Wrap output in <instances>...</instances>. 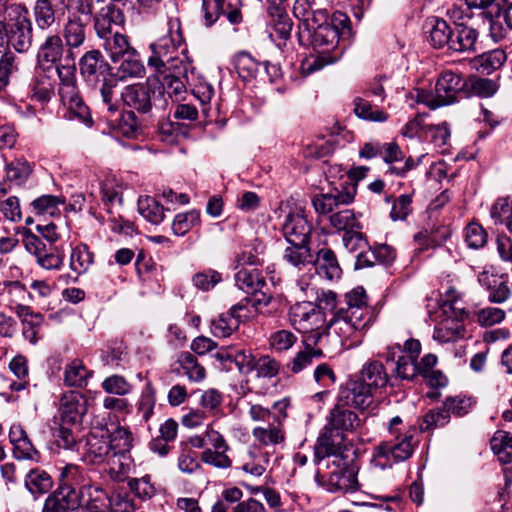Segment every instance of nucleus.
I'll return each instance as SVG.
<instances>
[{
    "label": "nucleus",
    "instance_id": "f257e3e1",
    "mask_svg": "<svg viewBox=\"0 0 512 512\" xmlns=\"http://www.w3.org/2000/svg\"><path fill=\"white\" fill-rule=\"evenodd\" d=\"M372 324V311L364 288L356 287L343 297V304L333 313L325 326V334L341 347L358 346Z\"/></svg>",
    "mask_w": 512,
    "mask_h": 512
},
{
    "label": "nucleus",
    "instance_id": "f03ea898",
    "mask_svg": "<svg viewBox=\"0 0 512 512\" xmlns=\"http://www.w3.org/2000/svg\"><path fill=\"white\" fill-rule=\"evenodd\" d=\"M349 18L342 12H334L330 21L317 26H308L307 33L315 54L305 57L301 62V73L308 76L327 65L337 62L343 55L340 45L341 35L348 29Z\"/></svg>",
    "mask_w": 512,
    "mask_h": 512
},
{
    "label": "nucleus",
    "instance_id": "7ed1b4c3",
    "mask_svg": "<svg viewBox=\"0 0 512 512\" xmlns=\"http://www.w3.org/2000/svg\"><path fill=\"white\" fill-rule=\"evenodd\" d=\"M181 24L178 18H170L167 22V32L151 44L152 55L148 65L155 68L158 73H166L167 69H177L178 73H185L192 69L185 49Z\"/></svg>",
    "mask_w": 512,
    "mask_h": 512
},
{
    "label": "nucleus",
    "instance_id": "20e7f679",
    "mask_svg": "<svg viewBox=\"0 0 512 512\" xmlns=\"http://www.w3.org/2000/svg\"><path fill=\"white\" fill-rule=\"evenodd\" d=\"M131 433L118 427L112 434L106 426H94L82 449V459L88 464H101L122 455L131 448Z\"/></svg>",
    "mask_w": 512,
    "mask_h": 512
},
{
    "label": "nucleus",
    "instance_id": "39448f33",
    "mask_svg": "<svg viewBox=\"0 0 512 512\" xmlns=\"http://www.w3.org/2000/svg\"><path fill=\"white\" fill-rule=\"evenodd\" d=\"M58 94L62 106L66 109L64 117L67 120H78L90 126L92 117L88 106L84 103L76 81V66L66 64L58 67Z\"/></svg>",
    "mask_w": 512,
    "mask_h": 512
},
{
    "label": "nucleus",
    "instance_id": "423d86ee",
    "mask_svg": "<svg viewBox=\"0 0 512 512\" xmlns=\"http://www.w3.org/2000/svg\"><path fill=\"white\" fill-rule=\"evenodd\" d=\"M465 80L453 71H445L439 77L435 92L423 89H415L411 97L417 103H421L434 110L438 107L449 105L457 100V95L465 88Z\"/></svg>",
    "mask_w": 512,
    "mask_h": 512
},
{
    "label": "nucleus",
    "instance_id": "0eeeda50",
    "mask_svg": "<svg viewBox=\"0 0 512 512\" xmlns=\"http://www.w3.org/2000/svg\"><path fill=\"white\" fill-rule=\"evenodd\" d=\"M290 324L299 332L311 333L312 342L317 344L325 334L327 320L316 303L302 301L292 305L288 312Z\"/></svg>",
    "mask_w": 512,
    "mask_h": 512
},
{
    "label": "nucleus",
    "instance_id": "6e6552de",
    "mask_svg": "<svg viewBox=\"0 0 512 512\" xmlns=\"http://www.w3.org/2000/svg\"><path fill=\"white\" fill-rule=\"evenodd\" d=\"M413 450V431L407 430L376 446L371 463L382 470L391 468L393 464L411 457Z\"/></svg>",
    "mask_w": 512,
    "mask_h": 512
},
{
    "label": "nucleus",
    "instance_id": "1a4fd4ad",
    "mask_svg": "<svg viewBox=\"0 0 512 512\" xmlns=\"http://www.w3.org/2000/svg\"><path fill=\"white\" fill-rule=\"evenodd\" d=\"M440 310L442 319L435 325L433 338L440 343L453 342L464 338L466 334L465 321L469 318L466 309Z\"/></svg>",
    "mask_w": 512,
    "mask_h": 512
},
{
    "label": "nucleus",
    "instance_id": "9d476101",
    "mask_svg": "<svg viewBox=\"0 0 512 512\" xmlns=\"http://www.w3.org/2000/svg\"><path fill=\"white\" fill-rule=\"evenodd\" d=\"M68 49L65 47L62 37L57 33L48 34L37 51V64L41 69L55 68L58 73V67L69 64L67 60ZM75 65V62H70Z\"/></svg>",
    "mask_w": 512,
    "mask_h": 512
},
{
    "label": "nucleus",
    "instance_id": "9b49d317",
    "mask_svg": "<svg viewBox=\"0 0 512 512\" xmlns=\"http://www.w3.org/2000/svg\"><path fill=\"white\" fill-rule=\"evenodd\" d=\"M9 17L13 21L8 31L10 45L18 52H25L32 45V23L28 10L22 5L14 4L10 7Z\"/></svg>",
    "mask_w": 512,
    "mask_h": 512
},
{
    "label": "nucleus",
    "instance_id": "f8f14e48",
    "mask_svg": "<svg viewBox=\"0 0 512 512\" xmlns=\"http://www.w3.org/2000/svg\"><path fill=\"white\" fill-rule=\"evenodd\" d=\"M251 435L254 441L252 445L269 450L272 454L277 447H283L286 443L285 426L273 421L255 426Z\"/></svg>",
    "mask_w": 512,
    "mask_h": 512
},
{
    "label": "nucleus",
    "instance_id": "ddd939ff",
    "mask_svg": "<svg viewBox=\"0 0 512 512\" xmlns=\"http://www.w3.org/2000/svg\"><path fill=\"white\" fill-rule=\"evenodd\" d=\"M375 396L376 394L358 379L349 381L341 387L338 401L348 407L364 410L374 403Z\"/></svg>",
    "mask_w": 512,
    "mask_h": 512
},
{
    "label": "nucleus",
    "instance_id": "4468645a",
    "mask_svg": "<svg viewBox=\"0 0 512 512\" xmlns=\"http://www.w3.org/2000/svg\"><path fill=\"white\" fill-rule=\"evenodd\" d=\"M355 195V184H348L342 189L335 188L329 193L315 195L312 199V203L318 214L327 215L332 213L339 205L352 203Z\"/></svg>",
    "mask_w": 512,
    "mask_h": 512
},
{
    "label": "nucleus",
    "instance_id": "2eb2a0df",
    "mask_svg": "<svg viewBox=\"0 0 512 512\" xmlns=\"http://www.w3.org/2000/svg\"><path fill=\"white\" fill-rule=\"evenodd\" d=\"M62 39L68 49V62H75L86 40V23L77 15H70L62 29Z\"/></svg>",
    "mask_w": 512,
    "mask_h": 512
},
{
    "label": "nucleus",
    "instance_id": "dca6fc26",
    "mask_svg": "<svg viewBox=\"0 0 512 512\" xmlns=\"http://www.w3.org/2000/svg\"><path fill=\"white\" fill-rule=\"evenodd\" d=\"M87 412L86 399L78 391H69L60 399L59 414L62 424L77 425Z\"/></svg>",
    "mask_w": 512,
    "mask_h": 512
},
{
    "label": "nucleus",
    "instance_id": "f3484780",
    "mask_svg": "<svg viewBox=\"0 0 512 512\" xmlns=\"http://www.w3.org/2000/svg\"><path fill=\"white\" fill-rule=\"evenodd\" d=\"M282 231L285 239L291 245L310 243L312 226L301 212L288 214Z\"/></svg>",
    "mask_w": 512,
    "mask_h": 512
},
{
    "label": "nucleus",
    "instance_id": "a211bd4d",
    "mask_svg": "<svg viewBox=\"0 0 512 512\" xmlns=\"http://www.w3.org/2000/svg\"><path fill=\"white\" fill-rule=\"evenodd\" d=\"M404 354L398 356L396 362V375L404 380H412L417 373V359L421 352V344L418 340H407L403 346Z\"/></svg>",
    "mask_w": 512,
    "mask_h": 512
},
{
    "label": "nucleus",
    "instance_id": "6ab92c4d",
    "mask_svg": "<svg viewBox=\"0 0 512 512\" xmlns=\"http://www.w3.org/2000/svg\"><path fill=\"white\" fill-rule=\"evenodd\" d=\"M151 87L147 83H138L126 86L121 98L124 104L139 113H147L152 108Z\"/></svg>",
    "mask_w": 512,
    "mask_h": 512
},
{
    "label": "nucleus",
    "instance_id": "aec40b11",
    "mask_svg": "<svg viewBox=\"0 0 512 512\" xmlns=\"http://www.w3.org/2000/svg\"><path fill=\"white\" fill-rule=\"evenodd\" d=\"M79 495L75 488L61 487L50 495L43 512H74L79 508Z\"/></svg>",
    "mask_w": 512,
    "mask_h": 512
},
{
    "label": "nucleus",
    "instance_id": "412c9836",
    "mask_svg": "<svg viewBox=\"0 0 512 512\" xmlns=\"http://www.w3.org/2000/svg\"><path fill=\"white\" fill-rule=\"evenodd\" d=\"M13 301L10 302V309L13 310L16 315L20 318L23 325V336L30 343L35 344L38 340V334L40 328L44 322V317L40 313L33 312L30 307L16 303L12 305Z\"/></svg>",
    "mask_w": 512,
    "mask_h": 512
},
{
    "label": "nucleus",
    "instance_id": "4be33fe9",
    "mask_svg": "<svg viewBox=\"0 0 512 512\" xmlns=\"http://www.w3.org/2000/svg\"><path fill=\"white\" fill-rule=\"evenodd\" d=\"M80 72L88 81H100L109 76V65L98 50L87 51L80 59Z\"/></svg>",
    "mask_w": 512,
    "mask_h": 512
},
{
    "label": "nucleus",
    "instance_id": "5701e85b",
    "mask_svg": "<svg viewBox=\"0 0 512 512\" xmlns=\"http://www.w3.org/2000/svg\"><path fill=\"white\" fill-rule=\"evenodd\" d=\"M124 23V13L115 4L108 5V8L101 9L94 16V29L99 38L113 34V27L123 26Z\"/></svg>",
    "mask_w": 512,
    "mask_h": 512
},
{
    "label": "nucleus",
    "instance_id": "b1692460",
    "mask_svg": "<svg viewBox=\"0 0 512 512\" xmlns=\"http://www.w3.org/2000/svg\"><path fill=\"white\" fill-rule=\"evenodd\" d=\"M344 440L343 433L334 430L328 424L323 428L314 447L315 461L335 455Z\"/></svg>",
    "mask_w": 512,
    "mask_h": 512
},
{
    "label": "nucleus",
    "instance_id": "393cba45",
    "mask_svg": "<svg viewBox=\"0 0 512 512\" xmlns=\"http://www.w3.org/2000/svg\"><path fill=\"white\" fill-rule=\"evenodd\" d=\"M479 284L484 287L488 292L498 285V290H495L493 294H489V300L494 303H503L506 301L511 294V291L507 285V280L504 275H499L492 268H485L478 275Z\"/></svg>",
    "mask_w": 512,
    "mask_h": 512
},
{
    "label": "nucleus",
    "instance_id": "a878e982",
    "mask_svg": "<svg viewBox=\"0 0 512 512\" xmlns=\"http://www.w3.org/2000/svg\"><path fill=\"white\" fill-rule=\"evenodd\" d=\"M9 439L14 447L13 453L17 459L39 462L40 454L33 447L21 425L15 424L10 428Z\"/></svg>",
    "mask_w": 512,
    "mask_h": 512
},
{
    "label": "nucleus",
    "instance_id": "bb28decb",
    "mask_svg": "<svg viewBox=\"0 0 512 512\" xmlns=\"http://www.w3.org/2000/svg\"><path fill=\"white\" fill-rule=\"evenodd\" d=\"M271 456V451L251 445L242 460L240 469L253 477H260L267 470Z\"/></svg>",
    "mask_w": 512,
    "mask_h": 512
},
{
    "label": "nucleus",
    "instance_id": "cd10ccee",
    "mask_svg": "<svg viewBox=\"0 0 512 512\" xmlns=\"http://www.w3.org/2000/svg\"><path fill=\"white\" fill-rule=\"evenodd\" d=\"M388 379L385 367L379 360L368 361L360 371L359 380L367 385L375 394L386 387Z\"/></svg>",
    "mask_w": 512,
    "mask_h": 512
},
{
    "label": "nucleus",
    "instance_id": "c85d7f7f",
    "mask_svg": "<svg viewBox=\"0 0 512 512\" xmlns=\"http://www.w3.org/2000/svg\"><path fill=\"white\" fill-rule=\"evenodd\" d=\"M309 271H313L318 277H324L328 280L338 279L341 275L337 258L330 249H321L318 252L317 258L314 259Z\"/></svg>",
    "mask_w": 512,
    "mask_h": 512
},
{
    "label": "nucleus",
    "instance_id": "c756f323",
    "mask_svg": "<svg viewBox=\"0 0 512 512\" xmlns=\"http://www.w3.org/2000/svg\"><path fill=\"white\" fill-rule=\"evenodd\" d=\"M449 49L455 52L475 51L478 32L464 24H456L450 35Z\"/></svg>",
    "mask_w": 512,
    "mask_h": 512
},
{
    "label": "nucleus",
    "instance_id": "7c9ffc66",
    "mask_svg": "<svg viewBox=\"0 0 512 512\" xmlns=\"http://www.w3.org/2000/svg\"><path fill=\"white\" fill-rule=\"evenodd\" d=\"M48 69L36 71L29 84L32 98L39 102L47 103L55 93V81L47 74Z\"/></svg>",
    "mask_w": 512,
    "mask_h": 512
},
{
    "label": "nucleus",
    "instance_id": "2f4dec72",
    "mask_svg": "<svg viewBox=\"0 0 512 512\" xmlns=\"http://www.w3.org/2000/svg\"><path fill=\"white\" fill-rule=\"evenodd\" d=\"M344 406L345 405L338 401L337 405L330 413L328 423L334 430L342 433L343 431H353L360 425L358 415Z\"/></svg>",
    "mask_w": 512,
    "mask_h": 512
},
{
    "label": "nucleus",
    "instance_id": "473e14b6",
    "mask_svg": "<svg viewBox=\"0 0 512 512\" xmlns=\"http://www.w3.org/2000/svg\"><path fill=\"white\" fill-rule=\"evenodd\" d=\"M102 47L112 62H119L127 53L134 48L130 45L127 37L119 32L101 37Z\"/></svg>",
    "mask_w": 512,
    "mask_h": 512
},
{
    "label": "nucleus",
    "instance_id": "72a5a7b5",
    "mask_svg": "<svg viewBox=\"0 0 512 512\" xmlns=\"http://www.w3.org/2000/svg\"><path fill=\"white\" fill-rule=\"evenodd\" d=\"M267 10L275 35L282 40L288 39L292 30V21L283 5H269Z\"/></svg>",
    "mask_w": 512,
    "mask_h": 512
},
{
    "label": "nucleus",
    "instance_id": "f704fd0d",
    "mask_svg": "<svg viewBox=\"0 0 512 512\" xmlns=\"http://www.w3.org/2000/svg\"><path fill=\"white\" fill-rule=\"evenodd\" d=\"M191 69L185 73H178L177 69H167L166 73H159L162 76L161 85L169 97L179 98L186 92V80Z\"/></svg>",
    "mask_w": 512,
    "mask_h": 512
},
{
    "label": "nucleus",
    "instance_id": "c9c22d12",
    "mask_svg": "<svg viewBox=\"0 0 512 512\" xmlns=\"http://www.w3.org/2000/svg\"><path fill=\"white\" fill-rule=\"evenodd\" d=\"M283 260L301 270L306 267L310 268L314 262V257L311 253L309 244H289V246L284 250Z\"/></svg>",
    "mask_w": 512,
    "mask_h": 512
},
{
    "label": "nucleus",
    "instance_id": "e433bc0d",
    "mask_svg": "<svg viewBox=\"0 0 512 512\" xmlns=\"http://www.w3.org/2000/svg\"><path fill=\"white\" fill-rule=\"evenodd\" d=\"M355 115L365 121L385 122L389 115L376 104H372L367 98L356 97L353 101Z\"/></svg>",
    "mask_w": 512,
    "mask_h": 512
},
{
    "label": "nucleus",
    "instance_id": "4c0bfd02",
    "mask_svg": "<svg viewBox=\"0 0 512 512\" xmlns=\"http://www.w3.org/2000/svg\"><path fill=\"white\" fill-rule=\"evenodd\" d=\"M108 5L113 3L109 0H67L66 9L70 15L94 17Z\"/></svg>",
    "mask_w": 512,
    "mask_h": 512
},
{
    "label": "nucleus",
    "instance_id": "58836bf2",
    "mask_svg": "<svg viewBox=\"0 0 512 512\" xmlns=\"http://www.w3.org/2000/svg\"><path fill=\"white\" fill-rule=\"evenodd\" d=\"M235 284L246 293H257L265 285V278L257 269H241L235 274Z\"/></svg>",
    "mask_w": 512,
    "mask_h": 512
},
{
    "label": "nucleus",
    "instance_id": "ea45409f",
    "mask_svg": "<svg viewBox=\"0 0 512 512\" xmlns=\"http://www.w3.org/2000/svg\"><path fill=\"white\" fill-rule=\"evenodd\" d=\"M117 74L120 79L142 78L145 74V67L138 52L133 49L120 60Z\"/></svg>",
    "mask_w": 512,
    "mask_h": 512
},
{
    "label": "nucleus",
    "instance_id": "a19ab883",
    "mask_svg": "<svg viewBox=\"0 0 512 512\" xmlns=\"http://www.w3.org/2000/svg\"><path fill=\"white\" fill-rule=\"evenodd\" d=\"M206 6L215 11L219 10L220 16H224L232 24H238L242 20L241 0H206Z\"/></svg>",
    "mask_w": 512,
    "mask_h": 512
},
{
    "label": "nucleus",
    "instance_id": "79ce46f5",
    "mask_svg": "<svg viewBox=\"0 0 512 512\" xmlns=\"http://www.w3.org/2000/svg\"><path fill=\"white\" fill-rule=\"evenodd\" d=\"M138 211L148 222L159 224L164 219L165 208L153 197H140L138 200Z\"/></svg>",
    "mask_w": 512,
    "mask_h": 512
},
{
    "label": "nucleus",
    "instance_id": "37998d69",
    "mask_svg": "<svg viewBox=\"0 0 512 512\" xmlns=\"http://www.w3.org/2000/svg\"><path fill=\"white\" fill-rule=\"evenodd\" d=\"M93 253L85 244L74 247L70 255V269L77 275H82L88 271L93 264Z\"/></svg>",
    "mask_w": 512,
    "mask_h": 512
},
{
    "label": "nucleus",
    "instance_id": "c03bdc74",
    "mask_svg": "<svg viewBox=\"0 0 512 512\" xmlns=\"http://www.w3.org/2000/svg\"><path fill=\"white\" fill-rule=\"evenodd\" d=\"M34 16L36 25L41 30L49 29L57 22L56 11L50 0H37Z\"/></svg>",
    "mask_w": 512,
    "mask_h": 512
},
{
    "label": "nucleus",
    "instance_id": "a18cd8bd",
    "mask_svg": "<svg viewBox=\"0 0 512 512\" xmlns=\"http://www.w3.org/2000/svg\"><path fill=\"white\" fill-rule=\"evenodd\" d=\"M201 215L200 211L192 209L185 213L177 214L172 222V232L176 236L186 235L194 226L200 224Z\"/></svg>",
    "mask_w": 512,
    "mask_h": 512
},
{
    "label": "nucleus",
    "instance_id": "49530a36",
    "mask_svg": "<svg viewBox=\"0 0 512 512\" xmlns=\"http://www.w3.org/2000/svg\"><path fill=\"white\" fill-rule=\"evenodd\" d=\"M52 479L41 469H32L26 476L25 486L32 494H43L52 487Z\"/></svg>",
    "mask_w": 512,
    "mask_h": 512
},
{
    "label": "nucleus",
    "instance_id": "de8ad7c7",
    "mask_svg": "<svg viewBox=\"0 0 512 512\" xmlns=\"http://www.w3.org/2000/svg\"><path fill=\"white\" fill-rule=\"evenodd\" d=\"M255 295L250 299L251 306L257 314H272L278 311L283 304L282 298L273 297L265 293H254Z\"/></svg>",
    "mask_w": 512,
    "mask_h": 512
},
{
    "label": "nucleus",
    "instance_id": "09e8293b",
    "mask_svg": "<svg viewBox=\"0 0 512 512\" xmlns=\"http://www.w3.org/2000/svg\"><path fill=\"white\" fill-rule=\"evenodd\" d=\"M178 363L184 374L190 381L200 382L205 379V368L198 360L189 352H184L179 356Z\"/></svg>",
    "mask_w": 512,
    "mask_h": 512
},
{
    "label": "nucleus",
    "instance_id": "8fccbe9b",
    "mask_svg": "<svg viewBox=\"0 0 512 512\" xmlns=\"http://www.w3.org/2000/svg\"><path fill=\"white\" fill-rule=\"evenodd\" d=\"M239 324V320L229 310L212 321L211 332L215 337L226 338L238 328Z\"/></svg>",
    "mask_w": 512,
    "mask_h": 512
},
{
    "label": "nucleus",
    "instance_id": "3c124183",
    "mask_svg": "<svg viewBox=\"0 0 512 512\" xmlns=\"http://www.w3.org/2000/svg\"><path fill=\"white\" fill-rule=\"evenodd\" d=\"M323 357V352L320 348L307 347L303 351H299L288 364V369L293 374L302 372L307 367L311 366L313 359H319Z\"/></svg>",
    "mask_w": 512,
    "mask_h": 512
},
{
    "label": "nucleus",
    "instance_id": "603ef678",
    "mask_svg": "<svg viewBox=\"0 0 512 512\" xmlns=\"http://www.w3.org/2000/svg\"><path fill=\"white\" fill-rule=\"evenodd\" d=\"M330 224L333 228L338 231H352L354 229H361L362 226L357 220L355 213L350 209H343L334 214L329 218Z\"/></svg>",
    "mask_w": 512,
    "mask_h": 512
},
{
    "label": "nucleus",
    "instance_id": "864d4df0",
    "mask_svg": "<svg viewBox=\"0 0 512 512\" xmlns=\"http://www.w3.org/2000/svg\"><path fill=\"white\" fill-rule=\"evenodd\" d=\"M234 66L243 80L254 78L259 70L260 63L246 52L238 53L234 58Z\"/></svg>",
    "mask_w": 512,
    "mask_h": 512
},
{
    "label": "nucleus",
    "instance_id": "5fc2aeb1",
    "mask_svg": "<svg viewBox=\"0 0 512 512\" xmlns=\"http://www.w3.org/2000/svg\"><path fill=\"white\" fill-rule=\"evenodd\" d=\"M101 85L99 88L100 96L102 103L106 106L107 110L110 113H115L118 111V101L116 99V87L117 82L111 76L104 77L100 80Z\"/></svg>",
    "mask_w": 512,
    "mask_h": 512
},
{
    "label": "nucleus",
    "instance_id": "6e6d98bb",
    "mask_svg": "<svg viewBox=\"0 0 512 512\" xmlns=\"http://www.w3.org/2000/svg\"><path fill=\"white\" fill-rule=\"evenodd\" d=\"M297 340V335L288 329L274 331L268 338L269 346L275 352H284L291 349Z\"/></svg>",
    "mask_w": 512,
    "mask_h": 512
},
{
    "label": "nucleus",
    "instance_id": "4d7b16f0",
    "mask_svg": "<svg viewBox=\"0 0 512 512\" xmlns=\"http://www.w3.org/2000/svg\"><path fill=\"white\" fill-rule=\"evenodd\" d=\"M451 33L452 29L446 21L436 19L429 30L428 40L435 48H442L445 45L449 47Z\"/></svg>",
    "mask_w": 512,
    "mask_h": 512
},
{
    "label": "nucleus",
    "instance_id": "13d9d810",
    "mask_svg": "<svg viewBox=\"0 0 512 512\" xmlns=\"http://www.w3.org/2000/svg\"><path fill=\"white\" fill-rule=\"evenodd\" d=\"M7 194L5 188H0V212L10 222H19L22 219L20 201L16 196H9L2 200Z\"/></svg>",
    "mask_w": 512,
    "mask_h": 512
},
{
    "label": "nucleus",
    "instance_id": "bf43d9fd",
    "mask_svg": "<svg viewBox=\"0 0 512 512\" xmlns=\"http://www.w3.org/2000/svg\"><path fill=\"white\" fill-rule=\"evenodd\" d=\"M86 380L87 370L82 362L74 360L65 367L64 382L67 386L82 387Z\"/></svg>",
    "mask_w": 512,
    "mask_h": 512
},
{
    "label": "nucleus",
    "instance_id": "052dcab7",
    "mask_svg": "<svg viewBox=\"0 0 512 512\" xmlns=\"http://www.w3.org/2000/svg\"><path fill=\"white\" fill-rule=\"evenodd\" d=\"M65 199L54 195H42L32 202L34 210L40 215L54 216L59 213V206Z\"/></svg>",
    "mask_w": 512,
    "mask_h": 512
},
{
    "label": "nucleus",
    "instance_id": "680f3d73",
    "mask_svg": "<svg viewBox=\"0 0 512 512\" xmlns=\"http://www.w3.org/2000/svg\"><path fill=\"white\" fill-rule=\"evenodd\" d=\"M36 262L45 270H59L64 264V253L59 247L46 248L36 257Z\"/></svg>",
    "mask_w": 512,
    "mask_h": 512
},
{
    "label": "nucleus",
    "instance_id": "e2e57ef3",
    "mask_svg": "<svg viewBox=\"0 0 512 512\" xmlns=\"http://www.w3.org/2000/svg\"><path fill=\"white\" fill-rule=\"evenodd\" d=\"M156 404L155 391L150 383H147L137 403V413L147 422L154 413Z\"/></svg>",
    "mask_w": 512,
    "mask_h": 512
},
{
    "label": "nucleus",
    "instance_id": "0e129e2a",
    "mask_svg": "<svg viewBox=\"0 0 512 512\" xmlns=\"http://www.w3.org/2000/svg\"><path fill=\"white\" fill-rule=\"evenodd\" d=\"M9 368L12 373L20 380L10 385L14 391H21L26 388L28 381V365L27 359L22 355L15 356L9 363Z\"/></svg>",
    "mask_w": 512,
    "mask_h": 512
},
{
    "label": "nucleus",
    "instance_id": "69168bd1",
    "mask_svg": "<svg viewBox=\"0 0 512 512\" xmlns=\"http://www.w3.org/2000/svg\"><path fill=\"white\" fill-rule=\"evenodd\" d=\"M84 482V475L79 466L67 464L59 468V483L61 487L76 488Z\"/></svg>",
    "mask_w": 512,
    "mask_h": 512
},
{
    "label": "nucleus",
    "instance_id": "338daca9",
    "mask_svg": "<svg viewBox=\"0 0 512 512\" xmlns=\"http://www.w3.org/2000/svg\"><path fill=\"white\" fill-rule=\"evenodd\" d=\"M31 173L32 167L25 159H16L6 165L7 179L18 184L25 182Z\"/></svg>",
    "mask_w": 512,
    "mask_h": 512
},
{
    "label": "nucleus",
    "instance_id": "774afa93",
    "mask_svg": "<svg viewBox=\"0 0 512 512\" xmlns=\"http://www.w3.org/2000/svg\"><path fill=\"white\" fill-rule=\"evenodd\" d=\"M506 61V54L501 49H495L482 54L479 59V67L483 73L490 74L500 68Z\"/></svg>",
    "mask_w": 512,
    "mask_h": 512
}]
</instances>
